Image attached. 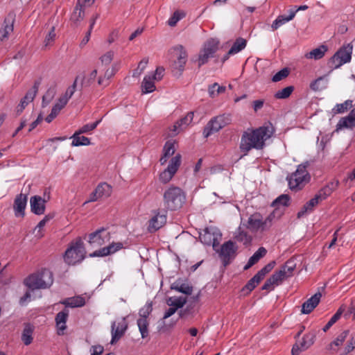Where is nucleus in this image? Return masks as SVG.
Segmentation results:
<instances>
[{
	"instance_id": "f257e3e1",
	"label": "nucleus",
	"mask_w": 355,
	"mask_h": 355,
	"mask_svg": "<svg viewBox=\"0 0 355 355\" xmlns=\"http://www.w3.org/2000/svg\"><path fill=\"white\" fill-rule=\"evenodd\" d=\"M274 132L275 128L271 123L250 131L243 132L241 138L240 150L246 155L253 148L263 149L265 141L271 137Z\"/></svg>"
},
{
	"instance_id": "f03ea898",
	"label": "nucleus",
	"mask_w": 355,
	"mask_h": 355,
	"mask_svg": "<svg viewBox=\"0 0 355 355\" xmlns=\"http://www.w3.org/2000/svg\"><path fill=\"white\" fill-rule=\"evenodd\" d=\"M186 202V194L180 187L171 186L163 194L164 212L177 211L182 208Z\"/></svg>"
},
{
	"instance_id": "7ed1b4c3",
	"label": "nucleus",
	"mask_w": 355,
	"mask_h": 355,
	"mask_svg": "<svg viewBox=\"0 0 355 355\" xmlns=\"http://www.w3.org/2000/svg\"><path fill=\"white\" fill-rule=\"evenodd\" d=\"M24 284L31 290L46 289L49 288L53 283V272L46 268H42L37 272L33 273L27 277Z\"/></svg>"
},
{
	"instance_id": "20e7f679",
	"label": "nucleus",
	"mask_w": 355,
	"mask_h": 355,
	"mask_svg": "<svg viewBox=\"0 0 355 355\" xmlns=\"http://www.w3.org/2000/svg\"><path fill=\"white\" fill-rule=\"evenodd\" d=\"M309 162H305L297 166V170L287 177L289 188L291 190H300L311 180V175L307 171Z\"/></svg>"
},
{
	"instance_id": "39448f33",
	"label": "nucleus",
	"mask_w": 355,
	"mask_h": 355,
	"mask_svg": "<svg viewBox=\"0 0 355 355\" xmlns=\"http://www.w3.org/2000/svg\"><path fill=\"white\" fill-rule=\"evenodd\" d=\"M86 250L81 238L78 237L67 249L64 259L69 265H75L80 263L85 257Z\"/></svg>"
},
{
	"instance_id": "423d86ee",
	"label": "nucleus",
	"mask_w": 355,
	"mask_h": 355,
	"mask_svg": "<svg viewBox=\"0 0 355 355\" xmlns=\"http://www.w3.org/2000/svg\"><path fill=\"white\" fill-rule=\"evenodd\" d=\"M232 121V115L229 113H224L212 117L204 128V137L207 138L212 134L218 132L224 127L230 124Z\"/></svg>"
},
{
	"instance_id": "0eeeda50",
	"label": "nucleus",
	"mask_w": 355,
	"mask_h": 355,
	"mask_svg": "<svg viewBox=\"0 0 355 355\" xmlns=\"http://www.w3.org/2000/svg\"><path fill=\"white\" fill-rule=\"evenodd\" d=\"M173 57L175 59L171 65V71L174 76L180 77L187 60V53L183 46L178 45L173 48Z\"/></svg>"
},
{
	"instance_id": "6e6552de",
	"label": "nucleus",
	"mask_w": 355,
	"mask_h": 355,
	"mask_svg": "<svg viewBox=\"0 0 355 355\" xmlns=\"http://www.w3.org/2000/svg\"><path fill=\"white\" fill-rule=\"evenodd\" d=\"M353 46L348 44L341 47L329 60L330 68L337 69L343 64L349 62L352 59Z\"/></svg>"
},
{
	"instance_id": "1a4fd4ad",
	"label": "nucleus",
	"mask_w": 355,
	"mask_h": 355,
	"mask_svg": "<svg viewBox=\"0 0 355 355\" xmlns=\"http://www.w3.org/2000/svg\"><path fill=\"white\" fill-rule=\"evenodd\" d=\"M238 246L231 240L225 242L220 247L218 255L225 267L230 264L237 254Z\"/></svg>"
},
{
	"instance_id": "9d476101",
	"label": "nucleus",
	"mask_w": 355,
	"mask_h": 355,
	"mask_svg": "<svg viewBox=\"0 0 355 355\" xmlns=\"http://www.w3.org/2000/svg\"><path fill=\"white\" fill-rule=\"evenodd\" d=\"M219 41L211 38L204 44L203 49L200 51L198 57V67H200L208 62L209 58L214 57V53L218 49Z\"/></svg>"
},
{
	"instance_id": "9b49d317",
	"label": "nucleus",
	"mask_w": 355,
	"mask_h": 355,
	"mask_svg": "<svg viewBox=\"0 0 355 355\" xmlns=\"http://www.w3.org/2000/svg\"><path fill=\"white\" fill-rule=\"evenodd\" d=\"M180 164L181 155L177 154L171 159L167 168L160 173L159 180L164 184L168 183L177 172Z\"/></svg>"
},
{
	"instance_id": "f8f14e48",
	"label": "nucleus",
	"mask_w": 355,
	"mask_h": 355,
	"mask_svg": "<svg viewBox=\"0 0 355 355\" xmlns=\"http://www.w3.org/2000/svg\"><path fill=\"white\" fill-rule=\"evenodd\" d=\"M112 340L110 343L113 345L117 342L125 334L128 329V322L125 318H123L118 322L117 325L114 322L111 326Z\"/></svg>"
},
{
	"instance_id": "ddd939ff",
	"label": "nucleus",
	"mask_w": 355,
	"mask_h": 355,
	"mask_svg": "<svg viewBox=\"0 0 355 355\" xmlns=\"http://www.w3.org/2000/svg\"><path fill=\"white\" fill-rule=\"evenodd\" d=\"M110 233L106 232L104 227L100 228L96 231L89 234V243L92 247L101 246L105 243V239H110Z\"/></svg>"
},
{
	"instance_id": "4468645a",
	"label": "nucleus",
	"mask_w": 355,
	"mask_h": 355,
	"mask_svg": "<svg viewBox=\"0 0 355 355\" xmlns=\"http://www.w3.org/2000/svg\"><path fill=\"white\" fill-rule=\"evenodd\" d=\"M16 15L14 12H10L6 17L3 26L0 28V41L7 39L9 35L13 31V24L15 21Z\"/></svg>"
},
{
	"instance_id": "2eb2a0df",
	"label": "nucleus",
	"mask_w": 355,
	"mask_h": 355,
	"mask_svg": "<svg viewBox=\"0 0 355 355\" xmlns=\"http://www.w3.org/2000/svg\"><path fill=\"white\" fill-rule=\"evenodd\" d=\"M315 338V336L313 334L309 333L305 334L300 344L295 343L293 346L291 350L292 355H299L301 352L310 347L314 343Z\"/></svg>"
},
{
	"instance_id": "dca6fc26",
	"label": "nucleus",
	"mask_w": 355,
	"mask_h": 355,
	"mask_svg": "<svg viewBox=\"0 0 355 355\" xmlns=\"http://www.w3.org/2000/svg\"><path fill=\"white\" fill-rule=\"evenodd\" d=\"M27 200L28 196L26 194L20 193L16 196L13 205V209L16 217H24Z\"/></svg>"
},
{
	"instance_id": "f3484780",
	"label": "nucleus",
	"mask_w": 355,
	"mask_h": 355,
	"mask_svg": "<svg viewBox=\"0 0 355 355\" xmlns=\"http://www.w3.org/2000/svg\"><path fill=\"white\" fill-rule=\"evenodd\" d=\"M246 227L254 232H257L259 230H261V232L268 230L267 229H263V220L259 213H254L248 218Z\"/></svg>"
},
{
	"instance_id": "a211bd4d",
	"label": "nucleus",
	"mask_w": 355,
	"mask_h": 355,
	"mask_svg": "<svg viewBox=\"0 0 355 355\" xmlns=\"http://www.w3.org/2000/svg\"><path fill=\"white\" fill-rule=\"evenodd\" d=\"M166 213L161 214L159 211H155V216L149 220V232H156L166 223L167 217Z\"/></svg>"
},
{
	"instance_id": "6ab92c4d",
	"label": "nucleus",
	"mask_w": 355,
	"mask_h": 355,
	"mask_svg": "<svg viewBox=\"0 0 355 355\" xmlns=\"http://www.w3.org/2000/svg\"><path fill=\"white\" fill-rule=\"evenodd\" d=\"M46 200L40 196H33L30 199L31 211L36 215H42L45 212Z\"/></svg>"
},
{
	"instance_id": "aec40b11",
	"label": "nucleus",
	"mask_w": 355,
	"mask_h": 355,
	"mask_svg": "<svg viewBox=\"0 0 355 355\" xmlns=\"http://www.w3.org/2000/svg\"><path fill=\"white\" fill-rule=\"evenodd\" d=\"M322 294L320 292L316 293L306 302L302 304L301 312L303 314H309L318 306L320 301Z\"/></svg>"
},
{
	"instance_id": "412c9836",
	"label": "nucleus",
	"mask_w": 355,
	"mask_h": 355,
	"mask_svg": "<svg viewBox=\"0 0 355 355\" xmlns=\"http://www.w3.org/2000/svg\"><path fill=\"white\" fill-rule=\"evenodd\" d=\"M171 289L175 290L187 295H190L193 292V286L188 283L187 280L184 281L178 278L171 285Z\"/></svg>"
},
{
	"instance_id": "4be33fe9",
	"label": "nucleus",
	"mask_w": 355,
	"mask_h": 355,
	"mask_svg": "<svg viewBox=\"0 0 355 355\" xmlns=\"http://www.w3.org/2000/svg\"><path fill=\"white\" fill-rule=\"evenodd\" d=\"M85 17L83 6L79 3L76 4L70 17V25L72 28L78 27Z\"/></svg>"
},
{
	"instance_id": "5701e85b",
	"label": "nucleus",
	"mask_w": 355,
	"mask_h": 355,
	"mask_svg": "<svg viewBox=\"0 0 355 355\" xmlns=\"http://www.w3.org/2000/svg\"><path fill=\"white\" fill-rule=\"evenodd\" d=\"M295 266L296 265L294 263L293 261L291 259L288 260L283 266H281L279 270L276 271L275 272L283 281L293 275V272L295 268Z\"/></svg>"
},
{
	"instance_id": "b1692460",
	"label": "nucleus",
	"mask_w": 355,
	"mask_h": 355,
	"mask_svg": "<svg viewBox=\"0 0 355 355\" xmlns=\"http://www.w3.org/2000/svg\"><path fill=\"white\" fill-rule=\"evenodd\" d=\"M355 127V119L350 112L349 114L341 118L336 125V131H338L343 128L353 129Z\"/></svg>"
},
{
	"instance_id": "393cba45",
	"label": "nucleus",
	"mask_w": 355,
	"mask_h": 355,
	"mask_svg": "<svg viewBox=\"0 0 355 355\" xmlns=\"http://www.w3.org/2000/svg\"><path fill=\"white\" fill-rule=\"evenodd\" d=\"M267 250L263 247H260L254 254L249 259L247 264L244 266V270H248L252 266L256 264L261 258L265 257Z\"/></svg>"
},
{
	"instance_id": "a878e982",
	"label": "nucleus",
	"mask_w": 355,
	"mask_h": 355,
	"mask_svg": "<svg viewBox=\"0 0 355 355\" xmlns=\"http://www.w3.org/2000/svg\"><path fill=\"white\" fill-rule=\"evenodd\" d=\"M79 76H80L79 80H80V90H82L83 88L88 87L94 83V82L96 78V76H97V70L96 69L92 70L89 73V74H88L87 76H86L84 73Z\"/></svg>"
},
{
	"instance_id": "bb28decb",
	"label": "nucleus",
	"mask_w": 355,
	"mask_h": 355,
	"mask_svg": "<svg viewBox=\"0 0 355 355\" xmlns=\"http://www.w3.org/2000/svg\"><path fill=\"white\" fill-rule=\"evenodd\" d=\"M297 12V10H290V14L288 16L279 15L272 24L271 28L273 31L277 30L279 27L285 23L293 19Z\"/></svg>"
},
{
	"instance_id": "cd10ccee",
	"label": "nucleus",
	"mask_w": 355,
	"mask_h": 355,
	"mask_svg": "<svg viewBox=\"0 0 355 355\" xmlns=\"http://www.w3.org/2000/svg\"><path fill=\"white\" fill-rule=\"evenodd\" d=\"M328 51L326 45L322 44L319 47L315 48L310 52L305 54L307 59L320 60L324 57L325 53Z\"/></svg>"
},
{
	"instance_id": "c85d7f7f",
	"label": "nucleus",
	"mask_w": 355,
	"mask_h": 355,
	"mask_svg": "<svg viewBox=\"0 0 355 355\" xmlns=\"http://www.w3.org/2000/svg\"><path fill=\"white\" fill-rule=\"evenodd\" d=\"M215 236V231L212 228L207 227L203 232L200 233L199 239L202 243L210 245L214 241Z\"/></svg>"
},
{
	"instance_id": "c756f323",
	"label": "nucleus",
	"mask_w": 355,
	"mask_h": 355,
	"mask_svg": "<svg viewBox=\"0 0 355 355\" xmlns=\"http://www.w3.org/2000/svg\"><path fill=\"white\" fill-rule=\"evenodd\" d=\"M67 307L76 308L82 307L85 304V300L81 296H76L73 297L67 298L61 302Z\"/></svg>"
},
{
	"instance_id": "7c9ffc66",
	"label": "nucleus",
	"mask_w": 355,
	"mask_h": 355,
	"mask_svg": "<svg viewBox=\"0 0 355 355\" xmlns=\"http://www.w3.org/2000/svg\"><path fill=\"white\" fill-rule=\"evenodd\" d=\"M282 282V280L275 272L263 284L261 290L272 291L275 285H279Z\"/></svg>"
},
{
	"instance_id": "2f4dec72",
	"label": "nucleus",
	"mask_w": 355,
	"mask_h": 355,
	"mask_svg": "<svg viewBox=\"0 0 355 355\" xmlns=\"http://www.w3.org/2000/svg\"><path fill=\"white\" fill-rule=\"evenodd\" d=\"M193 113L189 112L184 117L177 121L173 125V131L176 132L178 130H182L184 129L193 120Z\"/></svg>"
},
{
	"instance_id": "473e14b6",
	"label": "nucleus",
	"mask_w": 355,
	"mask_h": 355,
	"mask_svg": "<svg viewBox=\"0 0 355 355\" xmlns=\"http://www.w3.org/2000/svg\"><path fill=\"white\" fill-rule=\"evenodd\" d=\"M34 330V327L31 324H26L24 328L21 340L26 345H30L33 341V332Z\"/></svg>"
},
{
	"instance_id": "72a5a7b5",
	"label": "nucleus",
	"mask_w": 355,
	"mask_h": 355,
	"mask_svg": "<svg viewBox=\"0 0 355 355\" xmlns=\"http://www.w3.org/2000/svg\"><path fill=\"white\" fill-rule=\"evenodd\" d=\"M187 303V297H171L166 300V304L171 307L181 309Z\"/></svg>"
},
{
	"instance_id": "f704fd0d",
	"label": "nucleus",
	"mask_w": 355,
	"mask_h": 355,
	"mask_svg": "<svg viewBox=\"0 0 355 355\" xmlns=\"http://www.w3.org/2000/svg\"><path fill=\"white\" fill-rule=\"evenodd\" d=\"M345 311V306L342 305L336 311V313L331 317L329 322L323 327L322 330L326 332L330 327L334 324L341 317L342 314Z\"/></svg>"
},
{
	"instance_id": "c9c22d12",
	"label": "nucleus",
	"mask_w": 355,
	"mask_h": 355,
	"mask_svg": "<svg viewBox=\"0 0 355 355\" xmlns=\"http://www.w3.org/2000/svg\"><path fill=\"white\" fill-rule=\"evenodd\" d=\"M290 200L291 198L288 194H282L272 202L271 205L279 210L280 206L288 207L290 205Z\"/></svg>"
},
{
	"instance_id": "e433bc0d",
	"label": "nucleus",
	"mask_w": 355,
	"mask_h": 355,
	"mask_svg": "<svg viewBox=\"0 0 355 355\" xmlns=\"http://www.w3.org/2000/svg\"><path fill=\"white\" fill-rule=\"evenodd\" d=\"M80 133L76 132L71 138H73V141L71 145L73 146H88L90 144V139L88 137L85 136H80Z\"/></svg>"
},
{
	"instance_id": "4c0bfd02",
	"label": "nucleus",
	"mask_w": 355,
	"mask_h": 355,
	"mask_svg": "<svg viewBox=\"0 0 355 355\" xmlns=\"http://www.w3.org/2000/svg\"><path fill=\"white\" fill-rule=\"evenodd\" d=\"M154 79L151 76H145L141 85L142 92L144 94L150 93L155 89Z\"/></svg>"
},
{
	"instance_id": "58836bf2",
	"label": "nucleus",
	"mask_w": 355,
	"mask_h": 355,
	"mask_svg": "<svg viewBox=\"0 0 355 355\" xmlns=\"http://www.w3.org/2000/svg\"><path fill=\"white\" fill-rule=\"evenodd\" d=\"M41 82L40 80H37L35 81L34 85L33 87L28 90L24 97L21 98V100L24 101H27L28 103L30 102H32L36 95V94L38 92L39 86L40 85Z\"/></svg>"
},
{
	"instance_id": "ea45409f",
	"label": "nucleus",
	"mask_w": 355,
	"mask_h": 355,
	"mask_svg": "<svg viewBox=\"0 0 355 355\" xmlns=\"http://www.w3.org/2000/svg\"><path fill=\"white\" fill-rule=\"evenodd\" d=\"M246 40L242 37L237 38L229 50V54L237 53L246 46Z\"/></svg>"
},
{
	"instance_id": "a19ab883",
	"label": "nucleus",
	"mask_w": 355,
	"mask_h": 355,
	"mask_svg": "<svg viewBox=\"0 0 355 355\" xmlns=\"http://www.w3.org/2000/svg\"><path fill=\"white\" fill-rule=\"evenodd\" d=\"M137 326L139 327V330L141 333V338H145L148 336V326L149 322L148 319L145 318H139L137 321Z\"/></svg>"
},
{
	"instance_id": "79ce46f5",
	"label": "nucleus",
	"mask_w": 355,
	"mask_h": 355,
	"mask_svg": "<svg viewBox=\"0 0 355 355\" xmlns=\"http://www.w3.org/2000/svg\"><path fill=\"white\" fill-rule=\"evenodd\" d=\"M283 211L281 210H279L278 209H275V210L271 212L267 218L263 220V225L264 228L269 230V228L272 226V223L274 218H280V216L282 215Z\"/></svg>"
},
{
	"instance_id": "37998d69",
	"label": "nucleus",
	"mask_w": 355,
	"mask_h": 355,
	"mask_svg": "<svg viewBox=\"0 0 355 355\" xmlns=\"http://www.w3.org/2000/svg\"><path fill=\"white\" fill-rule=\"evenodd\" d=\"M234 238L236 241L243 242L245 245H249L252 241V236L248 232L241 230V227L239 228L238 234Z\"/></svg>"
},
{
	"instance_id": "c03bdc74",
	"label": "nucleus",
	"mask_w": 355,
	"mask_h": 355,
	"mask_svg": "<svg viewBox=\"0 0 355 355\" xmlns=\"http://www.w3.org/2000/svg\"><path fill=\"white\" fill-rule=\"evenodd\" d=\"M95 189L100 198L103 196H109L111 193V187L107 183L99 184Z\"/></svg>"
},
{
	"instance_id": "a18cd8bd",
	"label": "nucleus",
	"mask_w": 355,
	"mask_h": 355,
	"mask_svg": "<svg viewBox=\"0 0 355 355\" xmlns=\"http://www.w3.org/2000/svg\"><path fill=\"white\" fill-rule=\"evenodd\" d=\"M352 103V100H347L343 103L337 104L333 109L334 113L340 114L345 112L353 106Z\"/></svg>"
},
{
	"instance_id": "49530a36",
	"label": "nucleus",
	"mask_w": 355,
	"mask_h": 355,
	"mask_svg": "<svg viewBox=\"0 0 355 355\" xmlns=\"http://www.w3.org/2000/svg\"><path fill=\"white\" fill-rule=\"evenodd\" d=\"M294 90L293 86L286 87L282 90H279L275 94V98L277 99H285L288 98Z\"/></svg>"
},
{
	"instance_id": "de8ad7c7",
	"label": "nucleus",
	"mask_w": 355,
	"mask_h": 355,
	"mask_svg": "<svg viewBox=\"0 0 355 355\" xmlns=\"http://www.w3.org/2000/svg\"><path fill=\"white\" fill-rule=\"evenodd\" d=\"M79 78H80V76H77L76 77L72 85H71L70 87H68L65 94L63 96H60L61 98H65L66 101H67V102L69 101V100L71 98V96H73V94H74V92L76 90L77 83H78Z\"/></svg>"
},
{
	"instance_id": "09e8293b",
	"label": "nucleus",
	"mask_w": 355,
	"mask_h": 355,
	"mask_svg": "<svg viewBox=\"0 0 355 355\" xmlns=\"http://www.w3.org/2000/svg\"><path fill=\"white\" fill-rule=\"evenodd\" d=\"M56 91L54 87L49 88L42 97V107H46L54 98Z\"/></svg>"
},
{
	"instance_id": "8fccbe9b",
	"label": "nucleus",
	"mask_w": 355,
	"mask_h": 355,
	"mask_svg": "<svg viewBox=\"0 0 355 355\" xmlns=\"http://www.w3.org/2000/svg\"><path fill=\"white\" fill-rule=\"evenodd\" d=\"M69 313V310L67 309H64L62 311L58 313L55 318L56 325H60L61 323H66Z\"/></svg>"
},
{
	"instance_id": "3c124183",
	"label": "nucleus",
	"mask_w": 355,
	"mask_h": 355,
	"mask_svg": "<svg viewBox=\"0 0 355 355\" xmlns=\"http://www.w3.org/2000/svg\"><path fill=\"white\" fill-rule=\"evenodd\" d=\"M153 311V303L147 302L145 306L139 310V318L148 319V317Z\"/></svg>"
},
{
	"instance_id": "603ef678",
	"label": "nucleus",
	"mask_w": 355,
	"mask_h": 355,
	"mask_svg": "<svg viewBox=\"0 0 355 355\" xmlns=\"http://www.w3.org/2000/svg\"><path fill=\"white\" fill-rule=\"evenodd\" d=\"M174 144L175 143L171 141L166 142L163 148V155H165V157H169L175 153V149Z\"/></svg>"
},
{
	"instance_id": "864d4df0",
	"label": "nucleus",
	"mask_w": 355,
	"mask_h": 355,
	"mask_svg": "<svg viewBox=\"0 0 355 355\" xmlns=\"http://www.w3.org/2000/svg\"><path fill=\"white\" fill-rule=\"evenodd\" d=\"M290 73V69L288 68H284L281 69L279 71L276 73L272 78V82H279L284 78H286Z\"/></svg>"
},
{
	"instance_id": "5fc2aeb1",
	"label": "nucleus",
	"mask_w": 355,
	"mask_h": 355,
	"mask_svg": "<svg viewBox=\"0 0 355 355\" xmlns=\"http://www.w3.org/2000/svg\"><path fill=\"white\" fill-rule=\"evenodd\" d=\"M185 16V14L183 12H180L178 10L174 12L173 15L169 18L168 21V24L170 26H175L178 21L182 19Z\"/></svg>"
},
{
	"instance_id": "6e6d98bb",
	"label": "nucleus",
	"mask_w": 355,
	"mask_h": 355,
	"mask_svg": "<svg viewBox=\"0 0 355 355\" xmlns=\"http://www.w3.org/2000/svg\"><path fill=\"white\" fill-rule=\"evenodd\" d=\"M349 333V330H345L343 331L338 337L331 343V347L333 349V346L335 345L336 347L343 345L344 341L345 340L347 336Z\"/></svg>"
},
{
	"instance_id": "4d7b16f0",
	"label": "nucleus",
	"mask_w": 355,
	"mask_h": 355,
	"mask_svg": "<svg viewBox=\"0 0 355 355\" xmlns=\"http://www.w3.org/2000/svg\"><path fill=\"white\" fill-rule=\"evenodd\" d=\"M101 121V119L98 120V121H96L94 123H91V124L84 125L82 128H80L76 132H78V133H80V134L87 133V132H90L92 130H94V129H96L97 125L99 124V123Z\"/></svg>"
},
{
	"instance_id": "13d9d810",
	"label": "nucleus",
	"mask_w": 355,
	"mask_h": 355,
	"mask_svg": "<svg viewBox=\"0 0 355 355\" xmlns=\"http://www.w3.org/2000/svg\"><path fill=\"white\" fill-rule=\"evenodd\" d=\"M331 194V189H329L328 187L324 186L318 191L315 196L318 198L320 201H322L325 200Z\"/></svg>"
},
{
	"instance_id": "bf43d9fd",
	"label": "nucleus",
	"mask_w": 355,
	"mask_h": 355,
	"mask_svg": "<svg viewBox=\"0 0 355 355\" xmlns=\"http://www.w3.org/2000/svg\"><path fill=\"white\" fill-rule=\"evenodd\" d=\"M123 248V244L121 242H117V243L112 242L111 244L106 246L107 252L109 253L110 255L120 250Z\"/></svg>"
},
{
	"instance_id": "052dcab7",
	"label": "nucleus",
	"mask_w": 355,
	"mask_h": 355,
	"mask_svg": "<svg viewBox=\"0 0 355 355\" xmlns=\"http://www.w3.org/2000/svg\"><path fill=\"white\" fill-rule=\"evenodd\" d=\"M323 80L322 77H319L315 80L312 81L310 84V89L314 92H318L325 87V85H321V83Z\"/></svg>"
},
{
	"instance_id": "680f3d73",
	"label": "nucleus",
	"mask_w": 355,
	"mask_h": 355,
	"mask_svg": "<svg viewBox=\"0 0 355 355\" xmlns=\"http://www.w3.org/2000/svg\"><path fill=\"white\" fill-rule=\"evenodd\" d=\"M257 286V283L251 278L247 284L243 286L241 291L244 293L245 295H248L252 291H253Z\"/></svg>"
},
{
	"instance_id": "e2e57ef3",
	"label": "nucleus",
	"mask_w": 355,
	"mask_h": 355,
	"mask_svg": "<svg viewBox=\"0 0 355 355\" xmlns=\"http://www.w3.org/2000/svg\"><path fill=\"white\" fill-rule=\"evenodd\" d=\"M67 103L68 102L66 101L65 98L60 97L58 100V102L55 104L51 110L58 114L60 110L64 107Z\"/></svg>"
},
{
	"instance_id": "0e129e2a",
	"label": "nucleus",
	"mask_w": 355,
	"mask_h": 355,
	"mask_svg": "<svg viewBox=\"0 0 355 355\" xmlns=\"http://www.w3.org/2000/svg\"><path fill=\"white\" fill-rule=\"evenodd\" d=\"M114 58V52L112 51H107L100 58L102 64L108 65L111 63Z\"/></svg>"
},
{
	"instance_id": "69168bd1",
	"label": "nucleus",
	"mask_w": 355,
	"mask_h": 355,
	"mask_svg": "<svg viewBox=\"0 0 355 355\" xmlns=\"http://www.w3.org/2000/svg\"><path fill=\"white\" fill-rule=\"evenodd\" d=\"M108 255H110V254L107 252L106 247H103V248H102L99 250H97L93 252L92 253L89 254L90 257H106Z\"/></svg>"
},
{
	"instance_id": "338daca9",
	"label": "nucleus",
	"mask_w": 355,
	"mask_h": 355,
	"mask_svg": "<svg viewBox=\"0 0 355 355\" xmlns=\"http://www.w3.org/2000/svg\"><path fill=\"white\" fill-rule=\"evenodd\" d=\"M276 263L275 261H272L268 264H266L263 268H262L260 270H259L264 277L266 274L270 272L273 268L275 267Z\"/></svg>"
},
{
	"instance_id": "774afa93",
	"label": "nucleus",
	"mask_w": 355,
	"mask_h": 355,
	"mask_svg": "<svg viewBox=\"0 0 355 355\" xmlns=\"http://www.w3.org/2000/svg\"><path fill=\"white\" fill-rule=\"evenodd\" d=\"M355 349V337L351 338L347 345L345 348V354H347Z\"/></svg>"
}]
</instances>
